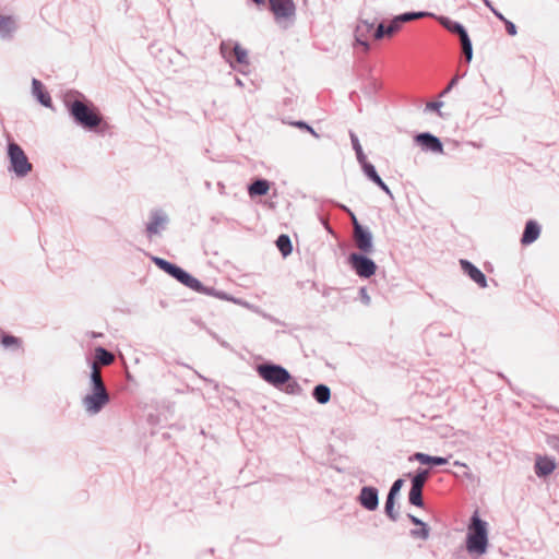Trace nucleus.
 Wrapping results in <instances>:
<instances>
[{"mask_svg":"<svg viewBox=\"0 0 559 559\" xmlns=\"http://www.w3.org/2000/svg\"><path fill=\"white\" fill-rule=\"evenodd\" d=\"M68 111L74 122L86 129L94 130L102 122V116L97 112L92 103L81 99H70L68 96L64 100Z\"/></svg>","mask_w":559,"mask_h":559,"instance_id":"1","label":"nucleus"},{"mask_svg":"<svg viewBox=\"0 0 559 559\" xmlns=\"http://www.w3.org/2000/svg\"><path fill=\"white\" fill-rule=\"evenodd\" d=\"M488 547V524L477 512L471 518L466 536V549L471 555L481 556Z\"/></svg>","mask_w":559,"mask_h":559,"instance_id":"2","label":"nucleus"},{"mask_svg":"<svg viewBox=\"0 0 559 559\" xmlns=\"http://www.w3.org/2000/svg\"><path fill=\"white\" fill-rule=\"evenodd\" d=\"M7 154L10 163L8 170L17 178H24L32 171L33 165L17 143L9 142Z\"/></svg>","mask_w":559,"mask_h":559,"instance_id":"3","label":"nucleus"},{"mask_svg":"<svg viewBox=\"0 0 559 559\" xmlns=\"http://www.w3.org/2000/svg\"><path fill=\"white\" fill-rule=\"evenodd\" d=\"M257 373L276 389H283L284 384L290 380V373L286 368L270 361L258 365Z\"/></svg>","mask_w":559,"mask_h":559,"instance_id":"4","label":"nucleus"},{"mask_svg":"<svg viewBox=\"0 0 559 559\" xmlns=\"http://www.w3.org/2000/svg\"><path fill=\"white\" fill-rule=\"evenodd\" d=\"M367 253L352 252L348 255V263L352 270L361 278H369L374 275L377 264L366 255Z\"/></svg>","mask_w":559,"mask_h":559,"instance_id":"5","label":"nucleus"},{"mask_svg":"<svg viewBox=\"0 0 559 559\" xmlns=\"http://www.w3.org/2000/svg\"><path fill=\"white\" fill-rule=\"evenodd\" d=\"M350 215L353 219L354 241L356 247L362 253H371L373 251V237L371 231L368 228L361 226L353 213H350Z\"/></svg>","mask_w":559,"mask_h":559,"instance_id":"6","label":"nucleus"},{"mask_svg":"<svg viewBox=\"0 0 559 559\" xmlns=\"http://www.w3.org/2000/svg\"><path fill=\"white\" fill-rule=\"evenodd\" d=\"M168 223L169 217L165 211L160 209L152 210L145 228L147 237L152 238L154 235H159L166 229Z\"/></svg>","mask_w":559,"mask_h":559,"instance_id":"7","label":"nucleus"},{"mask_svg":"<svg viewBox=\"0 0 559 559\" xmlns=\"http://www.w3.org/2000/svg\"><path fill=\"white\" fill-rule=\"evenodd\" d=\"M269 5L277 22L290 20L296 14V5L293 0H269Z\"/></svg>","mask_w":559,"mask_h":559,"instance_id":"8","label":"nucleus"},{"mask_svg":"<svg viewBox=\"0 0 559 559\" xmlns=\"http://www.w3.org/2000/svg\"><path fill=\"white\" fill-rule=\"evenodd\" d=\"M110 401L108 392H91L82 400V404L88 414L99 413Z\"/></svg>","mask_w":559,"mask_h":559,"instance_id":"9","label":"nucleus"},{"mask_svg":"<svg viewBox=\"0 0 559 559\" xmlns=\"http://www.w3.org/2000/svg\"><path fill=\"white\" fill-rule=\"evenodd\" d=\"M414 140L426 152L438 153V154L443 153L442 142L440 141V139L438 136L433 135L430 132L418 133L414 138Z\"/></svg>","mask_w":559,"mask_h":559,"instance_id":"10","label":"nucleus"},{"mask_svg":"<svg viewBox=\"0 0 559 559\" xmlns=\"http://www.w3.org/2000/svg\"><path fill=\"white\" fill-rule=\"evenodd\" d=\"M358 501L368 511H374L379 506V491L376 487L365 486L360 489Z\"/></svg>","mask_w":559,"mask_h":559,"instance_id":"11","label":"nucleus"},{"mask_svg":"<svg viewBox=\"0 0 559 559\" xmlns=\"http://www.w3.org/2000/svg\"><path fill=\"white\" fill-rule=\"evenodd\" d=\"M460 265L463 270V272L472 280L474 281L479 287L485 288L487 287V278L486 275L472 262L468 260L461 259Z\"/></svg>","mask_w":559,"mask_h":559,"instance_id":"12","label":"nucleus"},{"mask_svg":"<svg viewBox=\"0 0 559 559\" xmlns=\"http://www.w3.org/2000/svg\"><path fill=\"white\" fill-rule=\"evenodd\" d=\"M373 22L360 20L355 29V40L358 45L364 47L365 51H369L370 45L367 40L370 32L373 29Z\"/></svg>","mask_w":559,"mask_h":559,"instance_id":"13","label":"nucleus"},{"mask_svg":"<svg viewBox=\"0 0 559 559\" xmlns=\"http://www.w3.org/2000/svg\"><path fill=\"white\" fill-rule=\"evenodd\" d=\"M32 94L44 107H52V100L49 93L45 91L44 84L37 79L32 80Z\"/></svg>","mask_w":559,"mask_h":559,"instance_id":"14","label":"nucleus"},{"mask_svg":"<svg viewBox=\"0 0 559 559\" xmlns=\"http://www.w3.org/2000/svg\"><path fill=\"white\" fill-rule=\"evenodd\" d=\"M556 468V462L552 457L538 455L535 461V474L538 477L550 475Z\"/></svg>","mask_w":559,"mask_h":559,"instance_id":"15","label":"nucleus"},{"mask_svg":"<svg viewBox=\"0 0 559 559\" xmlns=\"http://www.w3.org/2000/svg\"><path fill=\"white\" fill-rule=\"evenodd\" d=\"M540 235V226L536 221L530 219L526 222L524 231L522 234L521 243L524 246L533 243Z\"/></svg>","mask_w":559,"mask_h":559,"instance_id":"16","label":"nucleus"},{"mask_svg":"<svg viewBox=\"0 0 559 559\" xmlns=\"http://www.w3.org/2000/svg\"><path fill=\"white\" fill-rule=\"evenodd\" d=\"M90 386L91 392H108L96 362H91Z\"/></svg>","mask_w":559,"mask_h":559,"instance_id":"17","label":"nucleus"},{"mask_svg":"<svg viewBox=\"0 0 559 559\" xmlns=\"http://www.w3.org/2000/svg\"><path fill=\"white\" fill-rule=\"evenodd\" d=\"M439 23L444 26L449 32L452 34H455L460 37V40L464 38V36H468V33L466 28L459 22L452 21L449 17L445 16H439L437 17Z\"/></svg>","mask_w":559,"mask_h":559,"instance_id":"18","label":"nucleus"},{"mask_svg":"<svg viewBox=\"0 0 559 559\" xmlns=\"http://www.w3.org/2000/svg\"><path fill=\"white\" fill-rule=\"evenodd\" d=\"M270 190V182L266 179H255L248 187V193L250 197H262L265 195Z\"/></svg>","mask_w":559,"mask_h":559,"instance_id":"19","label":"nucleus"},{"mask_svg":"<svg viewBox=\"0 0 559 559\" xmlns=\"http://www.w3.org/2000/svg\"><path fill=\"white\" fill-rule=\"evenodd\" d=\"M409 460H416L421 464H429V465H436V466L445 465L448 463L447 457L432 456V455L421 453V452L415 453Z\"/></svg>","mask_w":559,"mask_h":559,"instance_id":"20","label":"nucleus"},{"mask_svg":"<svg viewBox=\"0 0 559 559\" xmlns=\"http://www.w3.org/2000/svg\"><path fill=\"white\" fill-rule=\"evenodd\" d=\"M0 344L3 348L15 352L22 349V340L11 334L1 333Z\"/></svg>","mask_w":559,"mask_h":559,"instance_id":"21","label":"nucleus"},{"mask_svg":"<svg viewBox=\"0 0 559 559\" xmlns=\"http://www.w3.org/2000/svg\"><path fill=\"white\" fill-rule=\"evenodd\" d=\"M312 397L319 404H326L331 399V390L326 384H317L312 390Z\"/></svg>","mask_w":559,"mask_h":559,"instance_id":"22","label":"nucleus"},{"mask_svg":"<svg viewBox=\"0 0 559 559\" xmlns=\"http://www.w3.org/2000/svg\"><path fill=\"white\" fill-rule=\"evenodd\" d=\"M15 28V21L11 16L0 15V36L2 38L11 37Z\"/></svg>","mask_w":559,"mask_h":559,"instance_id":"23","label":"nucleus"},{"mask_svg":"<svg viewBox=\"0 0 559 559\" xmlns=\"http://www.w3.org/2000/svg\"><path fill=\"white\" fill-rule=\"evenodd\" d=\"M115 356L106 348L98 346L95 349V360L93 362H99L103 366H109L114 362Z\"/></svg>","mask_w":559,"mask_h":559,"instance_id":"24","label":"nucleus"},{"mask_svg":"<svg viewBox=\"0 0 559 559\" xmlns=\"http://www.w3.org/2000/svg\"><path fill=\"white\" fill-rule=\"evenodd\" d=\"M235 44L236 43L233 40H223L219 45L222 57L230 64L231 68H235L233 59Z\"/></svg>","mask_w":559,"mask_h":559,"instance_id":"25","label":"nucleus"},{"mask_svg":"<svg viewBox=\"0 0 559 559\" xmlns=\"http://www.w3.org/2000/svg\"><path fill=\"white\" fill-rule=\"evenodd\" d=\"M429 474V469L418 468L411 478V487L424 489Z\"/></svg>","mask_w":559,"mask_h":559,"instance_id":"26","label":"nucleus"},{"mask_svg":"<svg viewBox=\"0 0 559 559\" xmlns=\"http://www.w3.org/2000/svg\"><path fill=\"white\" fill-rule=\"evenodd\" d=\"M276 247L283 254V257H287L293 251V246L289 236L287 235H280L276 239Z\"/></svg>","mask_w":559,"mask_h":559,"instance_id":"27","label":"nucleus"},{"mask_svg":"<svg viewBox=\"0 0 559 559\" xmlns=\"http://www.w3.org/2000/svg\"><path fill=\"white\" fill-rule=\"evenodd\" d=\"M234 57L237 63L245 66L249 64L248 51L245 48H242L238 43L234 45L233 58Z\"/></svg>","mask_w":559,"mask_h":559,"instance_id":"28","label":"nucleus"},{"mask_svg":"<svg viewBox=\"0 0 559 559\" xmlns=\"http://www.w3.org/2000/svg\"><path fill=\"white\" fill-rule=\"evenodd\" d=\"M282 390L289 395H301L304 392L301 385L292 376Z\"/></svg>","mask_w":559,"mask_h":559,"instance_id":"29","label":"nucleus"},{"mask_svg":"<svg viewBox=\"0 0 559 559\" xmlns=\"http://www.w3.org/2000/svg\"><path fill=\"white\" fill-rule=\"evenodd\" d=\"M408 501L411 504H413L415 507L423 508L424 507L423 489L411 487V490L408 492Z\"/></svg>","mask_w":559,"mask_h":559,"instance_id":"30","label":"nucleus"},{"mask_svg":"<svg viewBox=\"0 0 559 559\" xmlns=\"http://www.w3.org/2000/svg\"><path fill=\"white\" fill-rule=\"evenodd\" d=\"M349 136H350V142H352V145H353V150L356 153V157H357L358 163L365 162L367 159V157H366V155H365V153L362 151V147L360 145L358 136L353 131L349 132Z\"/></svg>","mask_w":559,"mask_h":559,"instance_id":"31","label":"nucleus"},{"mask_svg":"<svg viewBox=\"0 0 559 559\" xmlns=\"http://www.w3.org/2000/svg\"><path fill=\"white\" fill-rule=\"evenodd\" d=\"M365 176L372 182L380 178L379 174L376 170V167L369 163L367 159L365 162L359 163Z\"/></svg>","mask_w":559,"mask_h":559,"instance_id":"32","label":"nucleus"},{"mask_svg":"<svg viewBox=\"0 0 559 559\" xmlns=\"http://www.w3.org/2000/svg\"><path fill=\"white\" fill-rule=\"evenodd\" d=\"M394 504H395V498L386 496V500L384 503V512L390 520H392L393 522H396L399 519V512L395 511Z\"/></svg>","mask_w":559,"mask_h":559,"instance_id":"33","label":"nucleus"},{"mask_svg":"<svg viewBox=\"0 0 559 559\" xmlns=\"http://www.w3.org/2000/svg\"><path fill=\"white\" fill-rule=\"evenodd\" d=\"M460 41L466 62H471L473 59V45L469 36H464V38H462Z\"/></svg>","mask_w":559,"mask_h":559,"instance_id":"34","label":"nucleus"},{"mask_svg":"<svg viewBox=\"0 0 559 559\" xmlns=\"http://www.w3.org/2000/svg\"><path fill=\"white\" fill-rule=\"evenodd\" d=\"M183 285L197 293L205 290V286L198 278L193 277L190 273L187 276Z\"/></svg>","mask_w":559,"mask_h":559,"instance_id":"35","label":"nucleus"},{"mask_svg":"<svg viewBox=\"0 0 559 559\" xmlns=\"http://www.w3.org/2000/svg\"><path fill=\"white\" fill-rule=\"evenodd\" d=\"M152 260L155 263V265H157L160 270H163L164 272H166L169 275H170V273H173V270L176 266V264H174L163 258L153 257Z\"/></svg>","mask_w":559,"mask_h":559,"instance_id":"36","label":"nucleus"},{"mask_svg":"<svg viewBox=\"0 0 559 559\" xmlns=\"http://www.w3.org/2000/svg\"><path fill=\"white\" fill-rule=\"evenodd\" d=\"M430 528L427 524L425 526H420L418 530H411V535L414 538H420L423 540H426L429 538Z\"/></svg>","mask_w":559,"mask_h":559,"instance_id":"37","label":"nucleus"},{"mask_svg":"<svg viewBox=\"0 0 559 559\" xmlns=\"http://www.w3.org/2000/svg\"><path fill=\"white\" fill-rule=\"evenodd\" d=\"M188 275L189 273L178 265H176L173 270V273H170V276L176 278L181 284L186 282Z\"/></svg>","mask_w":559,"mask_h":559,"instance_id":"38","label":"nucleus"},{"mask_svg":"<svg viewBox=\"0 0 559 559\" xmlns=\"http://www.w3.org/2000/svg\"><path fill=\"white\" fill-rule=\"evenodd\" d=\"M200 294L215 296V297H217L219 299H223V300H234L233 298H229L226 293L217 292L213 287H205V290L200 292Z\"/></svg>","mask_w":559,"mask_h":559,"instance_id":"39","label":"nucleus"},{"mask_svg":"<svg viewBox=\"0 0 559 559\" xmlns=\"http://www.w3.org/2000/svg\"><path fill=\"white\" fill-rule=\"evenodd\" d=\"M403 485H404V480L402 478L394 480V483L392 484V486L388 492V496L392 497V498H396V496L400 493Z\"/></svg>","mask_w":559,"mask_h":559,"instance_id":"40","label":"nucleus"},{"mask_svg":"<svg viewBox=\"0 0 559 559\" xmlns=\"http://www.w3.org/2000/svg\"><path fill=\"white\" fill-rule=\"evenodd\" d=\"M401 26L402 25L400 24V22L397 21L396 17L391 20L389 25H386V36H389V37L393 36L395 33H397L400 31Z\"/></svg>","mask_w":559,"mask_h":559,"instance_id":"41","label":"nucleus"},{"mask_svg":"<svg viewBox=\"0 0 559 559\" xmlns=\"http://www.w3.org/2000/svg\"><path fill=\"white\" fill-rule=\"evenodd\" d=\"M384 36H386V25L384 23H380L373 32V37L379 40Z\"/></svg>","mask_w":559,"mask_h":559,"instance_id":"42","label":"nucleus"},{"mask_svg":"<svg viewBox=\"0 0 559 559\" xmlns=\"http://www.w3.org/2000/svg\"><path fill=\"white\" fill-rule=\"evenodd\" d=\"M376 186H378L385 194H388L391 199H393V193L390 190L389 186L382 180L380 177L378 180L373 182Z\"/></svg>","mask_w":559,"mask_h":559,"instance_id":"43","label":"nucleus"},{"mask_svg":"<svg viewBox=\"0 0 559 559\" xmlns=\"http://www.w3.org/2000/svg\"><path fill=\"white\" fill-rule=\"evenodd\" d=\"M296 127L300 128V129H306L307 131H309L313 136L316 138H319V134L313 130L312 127H310L309 124H307L305 121H297L294 123Z\"/></svg>","mask_w":559,"mask_h":559,"instance_id":"44","label":"nucleus"},{"mask_svg":"<svg viewBox=\"0 0 559 559\" xmlns=\"http://www.w3.org/2000/svg\"><path fill=\"white\" fill-rule=\"evenodd\" d=\"M412 14V19L413 20H417V19H421V17H435V14L431 13V12H427V11H418V12H411Z\"/></svg>","mask_w":559,"mask_h":559,"instance_id":"45","label":"nucleus"},{"mask_svg":"<svg viewBox=\"0 0 559 559\" xmlns=\"http://www.w3.org/2000/svg\"><path fill=\"white\" fill-rule=\"evenodd\" d=\"M504 25H506L507 33L509 35H511V36H515L516 35L518 29H516V26H515V24L513 22L508 20V21H506Z\"/></svg>","mask_w":559,"mask_h":559,"instance_id":"46","label":"nucleus"},{"mask_svg":"<svg viewBox=\"0 0 559 559\" xmlns=\"http://www.w3.org/2000/svg\"><path fill=\"white\" fill-rule=\"evenodd\" d=\"M395 17L397 19V21L400 22L401 25L403 23H407V22L413 21L411 12L402 13L400 15H396Z\"/></svg>","mask_w":559,"mask_h":559,"instance_id":"47","label":"nucleus"},{"mask_svg":"<svg viewBox=\"0 0 559 559\" xmlns=\"http://www.w3.org/2000/svg\"><path fill=\"white\" fill-rule=\"evenodd\" d=\"M359 294H360V297H361V301L365 304V305H369L371 299H370V296L367 294V289L365 287H361L359 289Z\"/></svg>","mask_w":559,"mask_h":559,"instance_id":"48","label":"nucleus"},{"mask_svg":"<svg viewBox=\"0 0 559 559\" xmlns=\"http://www.w3.org/2000/svg\"><path fill=\"white\" fill-rule=\"evenodd\" d=\"M442 105H443L442 102H430L426 105V109L439 111V109L442 107Z\"/></svg>","mask_w":559,"mask_h":559,"instance_id":"49","label":"nucleus"},{"mask_svg":"<svg viewBox=\"0 0 559 559\" xmlns=\"http://www.w3.org/2000/svg\"><path fill=\"white\" fill-rule=\"evenodd\" d=\"M407 518L411 520V522L414 524V525H417V526H425V522H423L419 518L413 515V514H407Z\"/></svg>","mask_w":559,"mask_h":559,"instance_id":"50","label":"nucleus"},{"mask_svg":"<svg viewBox=\"0 0 559 559\" xmlns=\"http://www.w3.org/2000/svg\"><path fill=\"white\" fill-rule=\"evenodd\" d=\"M490 11L495 14V16H496L497 19H499V20H500V21H502L503 23H506V21H508V20L504 17V15H503L501 12H499L495 7H492V8L490 9Z\"/></svg>","mask_w":559,"mask_h":559,"instance_id":"51","label":"nucleus"},{"mask_svg":"<svg viewBox=\"0 0 559 559\" xmlns=\"http://www.w3.org/2000/svg\"><path fill=\"white\" fill-rule=\"evenodd\" d=\"M490 11L495 14V16H496L497 19H499V20H500V21H502L503 23H506V21H508V20L504 17V15H503L501 12H499L495 7H492V8L490 9Z\"/></svg>","mask_w":559,"mask_h":559,"instance_id":"52","label":"nucleus"},{"mask_svg":"<svg viewBox=\"0 0 559 559\" xmlns=\"http://www.w3.org/2000/svg\"><path fill=\"white\" fill-rule=\"evenodd\" d=\"M490 11L495 14V16H496L497 19H499V20H500V21H502L503 23H506V21H508V20L504 17V15H503L501 12H499L495 7H492V8L490 9Z\"/></svg>","mask_w":559,"mask_h":559,"instance_id":"53","label":"nucleus"},{"mask_svg":"<svg viewBox=\"0 0 559 559\" xmlns=\"http://www.w3.org/2000/svg\"><path fill=\"white\" fill-rule=\"evenodd\" d=\"M490 11L495 14V16H496L497 19H499V20H500V21H502L503 23H506V21H508V20L504 17V15H503L501 12H499L495 7H492V8L490 9Z\"/></svg>","mask_w":559,"mask_h":559,"instance_id":"54","label":"nucleus"},{"mask_svg":"<svg viewBox=\"0 0 559 559\" xmlns=\"http://www.w3.org/2000/svg\"><path fill=\"white\" fill-rule=\"evenodd\" d=\"M465 74H466L465 72H464L462 75L456 74V75H455V76L450 81V83H449L450 88H453V87L457 84L459 80H460L461 78L465 76Z\"/></svg>","mask_w":559,"mask_h":559,"instance_id":"55","label":"nucleus"},{"mask_svg":"<svg viewBox=\"0 0 559 559\" xmlns=\"http://www.w3.org/2000/svg\"><path fill=\"white\" fill-rule=\"evenodd\" d=\"M464 477H466L467 479L469 480H473L474 479V475L473 473L468 469H465L464 473H463Z\"/></svg>","mask_w":559,"mask_h":559,"instance_id":"56","label":"nucleus"},{"mask_svg":"<svg viewBox=\"0 0 559 559\" xmlns=\"http://www.w3.org/2000/svg\"><path fill=\"white\" fill-rule=\"evenodd\" d=\"M453 465H454V466H457V467H463L464 469H468V466H467L465 463L460 462V461H455V462L453 463Z\"/></svg>","mask_w":559,"mask_h":559,"instance_id":"57","label":"nucleus"},{"mask_svg":"<svg viewBox=\"0 0 559 559\" xmlns=\"http://www.w3.org/2000/svg\"><path fill=\"white\" fill-rule=\"evenodd\" d=\"M451 90L452 88H450V85L448 84V86L441 92L440 96L442 97V96L447 95L448 93H450Z\"/></svg>","mask_w":559,"mask_h":559,"instance_id":"58","label":"nucleus"},{"mask_svg":"<svg viewBox=\"0 0 559 559\" xmlns=\"http://www.w3.org/2000/svg\"><path fill=\"white\" fill-rule=\"evenodd\" d=\"M483 2L485 3V5L490 10L493 5L492 3L489 1V0H483Z\"/></svg>","mask_w":559,"mask_h":559,"instance_id":"59","label":"nucleus"},{"mask_svg":"<svg viewBox=\"0 0 559 559\" xmlns=\"http://www.w3.org/2000/svg\"><path fill=\"white\" fill-rule=\"evenodd\" d=\"M235 82H236V85H238L240 87L243 86V83H242V81L239 78H235Z\"/></svg>","mask_w":559,"mask_h":559,"instance_id":"60","label":"nucleus"},{"mask_svg":"<svg viewBox=\"0 0 559 559\" xmlns=\"http://www.w3.org/2000/svg\"><path fill=\"white\" fill-rule=\"evenodd\" d=\"M255 4L260 5L264 3V0H252Z\"/></svg>","mask_w":559,"mask_h":559,"instance_id":"61","label":"nucleus"}]
</instances>
